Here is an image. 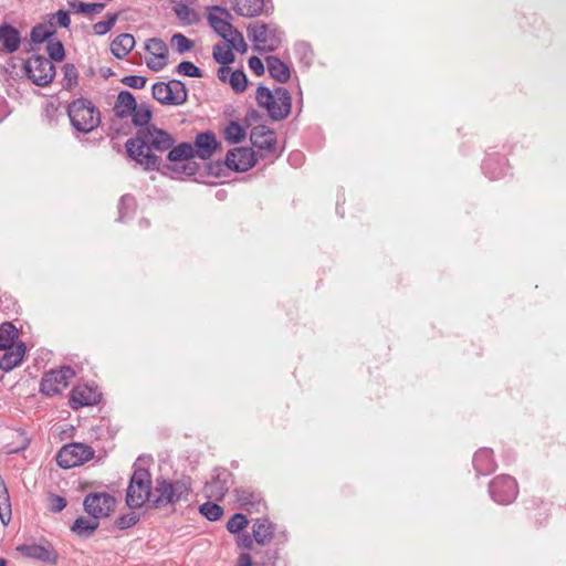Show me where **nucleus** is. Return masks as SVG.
<instances>
[{
    "mask_svg": "<svg viewBox=\"0 0 566 566\" xmlns=\"http://www.w3.org/2000/svg\"><path fill=\"white\" fill-rule=\"evenodd\" d=\"M171 45L180 54L190 51L193 46V42L181 33H176L170 39Z\"/></svg>",
    "mask_w": 566,
    "mask_h": 566,
    "instance_id": "obj_45",
    "label": "nucleus"
},
{
    "mask_svg": "<svg viewBox=\"0 0 566 566\" xmlns=\"http://www.w3.org/2000/svg\"><path fill=\"white\" fill-rule=\"evenodd\" d=\"M250 140L260 150L272 151L276 145L274 130L265 125H258L251 129Z\"/></svg>",
    "mask_w": 566,
    "mask_h": 566,
    "instance_id": "obj_18",
    "label": "nucleus"
},
{
    "mask_svg": "<svg viewBox=\"0 0 566 566\" xmlns=\"http://www.w3.org/2000/svg\"><path fill=\"white\" fill-rule=\"evenodd\" d=\"M192 174H195V168H192V167H191V168L189 169V171L187 172V175H192Z\"/></svg>",
    "mask_w": 566,
    "mask_h": 566,
    "instance_id": "obj_63",
    "label": "nucleus"
},
{
    "mask_svg": "<svg viewBox=\"0 0 566 566\" xmlns=\"http://www.w3.org/2000/svg\"><path fill=\"white\" fill-rule=\"evenodd\" d=\"M53 23L57 24L61 28H69L71 24V18L67 11L59 10L55 13L51 14V19Z\"/></svg>",
    "mask_w": 566,
    "mask_h": 566,
    "instance_id": "obj_53",
    "label": "nucleus"
},
{
    "mask_svg": "<svg viewBox=\"0 0 566 566\" xmlns=\"http://www.w3.org/2000/svg\"><path fill=\"white\" fill-rule=\"evenodd\" d=\"M212 55L214 61L221 65H229L234 61V54L229 45L216 44Z\"/></svg>",
    "mask_w": 566,
    "mask_h": 566,
    "instance_id": "obj_37",
    "label": "nucleus"
},
{
    "mask_svg": "<svg viewBox=\"0 0 566 566\" xmlns=\"http://www.w3.org/2000/svg\"><path fill=\"white\" fill-rule=\"evenodd\" d=\"M25 76L36 86H48L55 76V66L48 57L33 54L23 63Z\"/></svg>",
    "mask_w": 566,
    "mask_h": 566,
    "instance_id": "obj_7",
    "label": "nucleus"
},
{
    "mask_svg": "<svg viewBox=\"0 0 566 566\" xmlns=\"http://www.w3.org/2000/svg\"><path fill=\"white\" fill-rule=\"evenodd\" d=\"M94 451L84 443L73 442L64 446L56 454V462L63 469H71L92 459Z\"/></svg>",
    "mask_w": 566,
    "mask_h": 566,
    "instance_id": "obj_9",
    "label": "nucleus"
},
{
    "mask_svg": "<svg viewBox=\"0 0 566 566\" xmlns=\"http://www.w3.org/2000/svg\"><path fill=\"white\" fill-rule=\"evenodd\" d=\"M145 50L153 56L147 61V66L155 72L161 71L168 63V46L161 39L147 40Z\"/></svg>",
    "mask_w": 566,
    "mask_h": 566,
    "instance_id": "obj_16",
    "label": "nucleus"
},
{
    "mask_svg": "<svg viewBox=\"0 0 566 566\" xmlns=\"http://www.w3.org/2000/svg\"><path fill=\"white\" fill-rule=\"evenodd\" d=\"M489 492L494 502L506 505L516 499L518 486L514 478L502 474L490 482Z\"/></svg>",
    "mask_w": 566,
    "mask_h": 566,
    "instance_id": "obj_11",
    "label": "nucleus"
},
{
    "mask_svg": "<svg viewBox=\"0 0 566 566\" xmlns=\"http://www.w3.org/2000/svg\"><path fill=\"white\" fill-rule=\"evenodd\" d=\"M473 467L478 474L486 475L492 473L495 468L493 451L489 448H481L473 457Z\"/></svg>",
    "mask_w": 566,
    "mask_h": 566,
    "instance_id": "obj_23",
    "label": "nucleus"
},
{
    "mask_svg": "<svg viewBox=\"0 0 566 566\" xmlns=\"http://www.w3.org/2000/svg\"><path fill=\"white\" fill-rule=\"evenodd\" d=\"M66 506V500L57 494L50 493L48 496V510L52 513H60Z\"/></svg>",
    "mask_w": 566,
    "mask_h": 566,
    "instance_id": "obj_51",
    "label": "nucleus"
},
{
    "mask_svg": "<svg viewBox=\"0 0 566 566\" xmlns=\"http://www.w3.org/2000/svg\"><path fill=\"white\" fill-rule=\"evenodd\" d=\"M252 565V558L251 555L248 553L240 554L237 560V566H251Z\"/></svg>",
    "mask_w": 566,
    "mask_h": 566,
    "instance_id": "obj_58",
    "label": "nucleus"
},
{
    "mask_svg": "<svg viewBox=\"0 0 566 566\" xmlns=\"http://www.w3.org/2000/svg\"><path fill=\"white\" fill-rule=\"evenodd\" d=\"M295 50L297 53H302L304 56L312 53L310 45L304 42L297 43Z\"/></svg>",
    "mask_w": 566,
    "mask_h": 566,
    "instance_id": "obj_59",
    "label": "nucleus"
},
{
    "mask_svg": "<svg viewBox=\"0 0 566 566\" xmlns=\"http://www.w3.org/2000/svg\"><path fill=\"white\" fill-rule=\"evenodd\" d=\"M268 72L272 78L279 83H286L291 77L290 67L277 56L268 55L265 57Z\"/></svg>",
    "mask_w": 566,
    "mask_h": 566,
    "instance_id": "obj_25",
    "label": "nucleus"
},
{
    "mask_svg": "<svg viewBox=\"0 0 566 566\" xmlns=\"http://www.w3.org/2000/svg\"><path fill=\"white\" fill-rule=\"evenodd\" d=\"M264 8V0H233V10L247 18L259 15Z\"/></svg>",
    "mask_w": 566,
    "mask_h": 566,
    "instance_id": "obj_29",
    "label": "nucleus"
},
{
    "mask_svg": "<svg viewBox=\"0 0 566 566\" xmlns=\"http://www.w3.org/2000/svg\"><path fill=\"white\" fill-rule=\"evenodd\" d=\"M140 224H142L143 227H148V226H149V221H148V220H146V219L140 220Z\"/></svg>",
    "mask_w": 566,
    "mask_h": 566,
    "instance_id": "obj_61",
    "label": "nucleus"
},
{
    "mask_svg": "<svg viewBox=\"0 0 566 566\" xmlns=\"http://www.w3.org/2000/svg\"><path fill=\"white\" fill-rule=\"evenodd\" d=\"M229 84L235 93H242L247 88L248 77L242 70L232 71Z\"/></svg>",
    "mask_w": 566,
    "mask_h": 566,
    "instance_id": "obj_42",
    "label": "nucleus"
},
{
    "mask_svg": "<svg viewBox=\"0 0 566 566\" xmlns=\"http://www.w3.org/2000/svg\"><path fill=\"white\" fill-rule=\"evenodd\" d=\"M255 99L258 105L264 108L274 122L285 119L291 113L292 97L283 86H277L272 91L264 85H260L255 92Z\"/></svg>",
    "mask_w": 566,
    "mask_h": 566,
    "instance_id": "obj_3",
    "label": "nucleus"
},
{
    "mask_svg": "<svg viewBox=\"0 0 566 566\" xmlns=\"http://www.w3.org/2000/svg\"><path fill=\"white\" fill-rule=\"evenodd\" d=\"M25 344L23 342L17 343L15 346L3 349L4 353L0 357V369L9 373L18 367L25 354Z\"/></svg>",
    "mask_w": 566,
    "mask_h": 566,
    "instance_id": "obj_21",
    "label": "nucleus"
},
{
    "mask_svg": "<svg viewBox=\"0 0 566 566\" xmlns=\"http://www.w3.org/2000/svg\"><path fill=\"white\" fill-rule=\"evenodd\" d=\"M214 10L220 12L221 15L210 13L208 17L209 24L222 39L227 40L237 31L229 21L232 17L228 10L220 7H216Z\"/></svg>",
    "mask_w": 566,
    "mask_h": 566,
    "instance_id": "obj_19",
    "label": "nucleus"
},
{
    "mask_svg": "<svg viewBox=\"0 0 566 566\" xmlns=\"http://www.w3.org/2000/svg\"><path fill=\"white\" fill-rule=\"evenodd\" d=\"M136 104V98L130 92L120 91L113 108L115 116L120 119L129 117V115L135 111Z\"/></svg>",
    "mask_w": 566,
    "mask_h": 566,
    "instance_id": "obj_24",
    "label": "nucleus"
},
{
    "mask_svg": "<svg viewBox=\"0 0 566 566\" xmlns=\"http://www.w3.org/2000/svg\"><path fill=\"white\" fill-rule=\"evenodd\" d=\"M84 511L95 520L108 516L115 507V499L105 492L90 493L83 501Z\"/></svg>",
    "mask_w": 566,
    "mask_h": 566,
    "instance_id": "obj_13",
    "label": "nucleus"
},
{
    "mask_svg": "<svg viewBox=\"0 0 566 566\" xmlns=\"http://www.w3.org/2000/svg\"><path fill=\"white\" fill-rule=\"evenodd\" d=\"M99 399L101 394L95 387L78 385L72 389L69 403L72 409H78L81 407L96 405Z\"/></svg>",
    "mask_w": 566,
    "mask_h": 566,
    "instance_id": "obj_17",
    "label": "nucleus"
},
{
    "mask_svg": "<svg viewBox=\"0 0 566 566\" xmlns=\"http://www.w3.org/2000/svg\"><path fill=\"white\" fill-rule=\"evenodd\" d=\"M168 150L167 158L172 163L184 161L195 157V148L190 143H181Z\"/></svg>",
    "mask_w": 566,
    "mask_h": 566,
    "instance_id": "obj_34",
    "label": "nucleus"
},
{
    "mask_svg": "<svg viewBox=\"0 0 566 566\" xmlns=\"http://www.w3.org/2000/svg\"><path fill=\"white\" fill-rule=\"evenodd\" d=\"M506 161L502 157L489 156L483 161L482 169L486 177L491 180L502 178L506 172Z\"/></svg>",
    "mask_w": 566,
    "mask_h": 566,
    "instance_id": "obj_27",
    "label": "nucleus"
},
{
    "mask_svg": "<svg viewBox=\"0 0 566 566\" xmlns=\"http://www.w3.org/2000/svg\"><path fill=\"white\" fill-rule=\"evenodd\" d=\"M70 6L78 13L92 14L99 13L104 9V3L71 2Z\"/></svg>",
    "mask_w": 566,
    "mask_h": 566,
    "instance_id": "obj_47",
    "label": "nucleus"
},
{
    "mask_svg": "<svg viewBox=\"0 0 566 566\" xmlns=\"http://www.w3.org/2000/svg\"><path fill=\"white\" fill-rule=\"evenodd\" d=\"M46 53L49 60L61 62L65 57V50L62 42L57 39H51L46 43Z\"/></svg>",
    "mask_w": 566,
    "mask_h": 566,
    "instance_id": "obj_40",
    "label": "nucleus"
},
{
    "mask_svg": "<svg viewBox=\"0 0 566 566\" xmlns=\"http://www.w3.org/2000/svg\"><path fill=\"white\" fill-rule=\"evenodd\" d=\"M255 154L251 148H233L226 155V166L234 171L243 172L255 165Z\"/></svg>",
    "mask_w": 566,
    "mask_h": 566,
    "instance_id": "obj_15",
    "label": "nucleus"
},
{
    "mask_svg": "<svg viewBox=\"0 0 566 566\" xmlns=\"http://www.w3.org/2000/svg\"><path fill=\"white\" fill-rule=\"evenodd\" d=\"M74 375V370L67 366L57 370H50L44 374L41 380L40 391L46 396L59 395L69 386Z\"/></svg>",
    "mask_w": 566,
    "mask_h": 566,
    "instance_id": "obj_12",
    "label": "nucleus"
},
{
    "mask_svg": "<svg viewBox=\"0 0 566 566\" xmlns=\"http://www.w3.org/2000/svg\"><path fill=\"white\" fill-rule=\"evenodd\" d=\"M71 125L80 133H90L101 123V113L87 98H77L67 107Z\"/></svg>",
    "mask_w": 566,
    "mask_h": 566,
    "instance_id": "obj_4",
    "label": "nucleus"
},
{
    "mask_svg": "<svg viewBox=\"0 0 566 566\" xmlns=\"http://www.w3.org/2000/svg\"><path fill=\"white\" fill-rule=\"evenodd\" d=\"M249 67L254 72L255 75L261 76L264 74V64L262 60L255 55L249 59Z\"/></svg>",
    "mask_w": 566,
    "mask_h": 566,
    "instance_id": "obj_54",
    "label": "nucleus"
},
{
    "mask_svg": "<svg viewBox=\"0 0 566 566\" xmlns=\"http://www.w3.org/2000/svg\"><path fill=\"white\" fill-rule=\"evenodd\" d=\"M233 484L232 473L227 469H216L212 478L205 485L208 499L221 501Z\"/></svg>",
    "mask_w": 566,
    "mask_h": 566,
    "instance_id": "obj_14",
    "label": "nucleus"
},
{
    "mask_svg": "<svg viewBox=\"0 0 566 566\" xmlns=\"http://www.w3.org/2000/svg\"><path fill=\"white\" fill-rule=\"evenodd\" d=\"M78 72L74 64L66 63L63 66L62 86L64 90H72L77 85Z\"/></svg>",
    "mask_w": 566,
    "mask_h": 566,
    "instance_id": "obj_39",
    "label": "nucleus"
},
{
    "mask_svg": "<svg viewBox=\"0 0 566 566\" xmlns=\"http://www.w3.org/2000/svg\"><path fill=\"white\" fill-rule=\"evenodd\" d=\"M122 83L128 87L140 90L145 87L147 78L142 75H127L122 78Z\"/></svg>",
    "mask_w": 566,
    "mask_h": 566,
    "instance_id": "obj_52",
    "label": "nucleus"
},
{
    "mask_svg": "<svg viewBox=\"0 0 566 566\" xmlns=\"http://www.w3.org/2000/svg\"><path fill=\"white\" fill-rule=\"evenodd\" d=\"M136 208V202L134 197L129 195H125L120 198L118 203V220L125 221L126 217L134 212Z\"/></svg>",
    "mask_w": 566,
    "mask_h": 566,
    "instance_id": "obj_43",
    "label": "nucleus"
},
{
    "mask_svg": "<svg viewBox=\"0 0 566 566\" xmlns=\"http://www.w3.org/2000/svg\"><path fill=\"white\" fill-rule=\"evenodd\" d=\"M248 38L259 52H273L282 43L283 32L272 23H251L247 28Z\"/></svg>",
    "mask_w": 566,
    "mask_h": 566,
    "instance_id": "obj_6",
    "label": "nucleus"
},
{
    "mask_svg": "<svg viewBox=\"0 0 566 566\" xmlns=\"http://www.w3.org/2000/svg\"><path fill=\"white\" fill-rule=\"evenodd\" d=\"M174 11L178 19L186 24H193L199 19L197 12L185 3H176L174 6Z\"/></svg>",
    "mask_w": 566,
    "mask_h": 566,
    "instance_id": "obj_36",
    "label": "nucleus"
},
{
    "mask_svg": "<svg viewBox=\"0 0 566 566\" xmlns=\"http://www.w3.org/2000/svg\"><path fill=\"white\" fill-rule=\"evenodd\" d=\"M175 140L170 134L156 126L138 128L134 138L127 139L125 147L128 156L146 170H158L161 159L153 153L170 149Z\"/></svg>",
    "mask_w": 566,
    "mask_h": 566,
    "instance_id": "obj_1",
    "label": "nucleus"
},
{
    "mask_svg": "<svg viewBox=\"0 0 566 566\" xmlns=\"http://www.w3.org/2000/svg\"><path fill=\"white\" fill-rule=\"evenodd\" d=\"M55 34V24L52 21L39 23L31 29L30 40L32 43L40 44L49 41Z\"/></svg>",
    "mask_w": 566,
    "mask_h": 566,
    "instance_id": "obj_31",
    "label": "nucleus"
},
{
    "mask_svg": "<svg viewBox=\"0 0 566 566\" xmlns=\"http://www.w3.org/2000/svg\"><path fill=\"white\" fill-rule=\"evenodd\" d=\"M153 496L151 476L148 470L136 468L126 490V504L130 509H139Z\"/></svg>",
    "mask_w": 566,
    "mask_h": 566,
    "instance_id": "obj_5",
    "label": "nucleus"
},
{
    "mask_svg": "<svg viewBox=\"0 0 566 566\" xmlns=\"http://www.w3.org/2000/svg\"><path fill=\"white\" fill-rule=\"evenodd\" d=\"M17 552L27 558L39 560L49 565H56L59 554L48 539H40L39 543H24L17 546Z\"/></svg>",
    "mask_w": 566,
    "mask_h": 566,
    "instance_id": "obj_10",
    "label": "nucleus"
},
{
    "mask_svg": "<svg viewBox=\"0 0 566 566\" xmlns=\"http://www.w3.org/2000/svg\"><path fill=\"white\" fill-rule=\"evenodd\" d=\"M200 513L209 521H218L223 515V509L212 502H206L199 507Z\"/></svg>",
    "mask_w": 566,
    "mask_h": 566,
    "instance_id": "obj_41",
    "label": "nucleus"
},
{
    "mask_svg": "<svg viewBox=\"0 0 566 566\" xmlns=\"http://www.w3.org/2000/svg\"><path fill=\"white\" fill-rule=\"evenodd\" d=\"M21 44V34L17 28L9 23L0 25V50L4 53L18 51Z\"/></svg>",
    "mask_w": 566,
    "mask_h": 566,
    "instance_id": "obj_20",
    "label": "nucleus"
},
{
    "mask_svg": "<svg viewBox=\"0 0 566 566\" xmlns=\"http://www.w3.org/2000/svg\"><path fill=\"white\" fill-rule=\"evenodd\" d=\"M138 521H139V515L134 512H130V513L124 514V515L119 516L118 518H116L115 525L119 530H127V528L136 525Z\"/></svg>",
    "mask_w": 566,
    "mask_h": 566,
    "instance_id": "obj_50",
    "label": "nucleus"
},
{
    "mask_svg": "<svg viewBox=\"0 0 566 566\" xmlns=\"http://www.w3.org/2000/svg\"><path fill=\"white\" fill-rule=\"evenodd\" d=\"M195 156L202 160L209 159L214 153L218 142L216 136L211 132L200 133L196 136L195 143Z\"/></svg>",
    "mask_w": 566,
    "mask_h": 566,
    "instance_id": "obj_22",
    "label": "nucleus"
},
{
    "mask_svg": "<svg viewBox=\"0 0 566 566\" xmlns=\"http://www.w3.org/2000/svg\"><path fill=\"white\" fill-rule=\"evenodd\" d=\"M248 523L249 521L244 514L235 513L228 521L227 530L232 534H240V532L247 527Z\"/></svg>",
    "mask_w": 566,
    "mask_h": 566,
    "instance_id": "obj_44",
    "label": "nucleus"
},
{
    "mask_svg": "<svg viewBox=\"0 0 566 566\" xmlns=\"http://www.w3.org/2000/svg\"><path fill=\"white\" fill-rule=\"evenodd\" d=\"M99 523L98 520L92 518L87 520L85 517H77L72 527L71 531L74 532L76 535L82 537H90L94 531L98 527Z\"/></svg>",
    "mask_w": 566,
    "mask_h": 566,
    "instance_id": "obj_33",
    "label": "nucleus"
},
{
    "mask_svg": "<svg viewBox=\"0 0 566 566\" xmlns=\"http://www.w3.org/2000/svg\"><path fill=\"white\" fill-rule=\"evenodd\" d=\"M18 333L12 323H2L0 325V350L15 346L14 340L18 338Z\"/></svg>",
    "mask_w": 566,
    "mask_h": 566,
    "instance_id": "obj_35",
    "label": "nucleus"
},
{
    "mask_svg": "<svg viewBox=\"0 0 566 566\" xmlns=\"http://www.w3.org/2000/svg\"><path fill=\"white\" fill-rule=\"evenodd\" d=\"M192 491L189 478L179 480L156 479L150 505L155 509L175 506L177 503L187 502Z\"/></svg>",
    "mask_w": 566,
    "mask_h": 566,
    "instance_id": "obj_2",
    "label": "nucleus"
},
{
    "mask_svg": "<svg viewBox=\"0 0 566 566\" xmlns=\"http://www.w3.org/2000/svg\"><path fill=\"white\" fill-rule=\"evenodd\" d=\"M245 136L244 128L238 122H230L224 128V138L231 144L240 143Z\"/></svg>",
    "mask_w": 566,
    "mask_h": 566,
    "instance_id": "obj_38",
    "label": "nucleus"
},
{
    "mask_svg": "<svg viewBox=\"0 0 566 566\" xmlns=\"http://www.w3.org/2000/svg\"><path fill=\"white\" fill-rule=\"evenodd\" d=\"M252 534L258 545L269 544L274 535V525L268 518H258L252 526Z\"/></svg>",
    "mask_w": 566,
    "mask_h": 566,
    "instance_id": "obj_26",
    "label": "nucleus"
},
{
    "mask_svg": "<svg viewBox=\"0 0 566 566\" xmlns=\"http://www.w3.org/2000/svg\"><path fill=\"white\" fill-rule=\"evenodd\" d=\"M227 41H228L231 50L233 49L240 53H245L248 50V45L244 41V38H243L242 33L238 30L235 32H233V34L231 36H229L227 39Z\"/></svg>",
    "mask_w": 566,
    "mask_h": 566,
    "instance_id": "obj_49",
    "label": "nucleus"
},
{
    "mask_svg": "<svg viewBox=\"0 0 566 566\" xmlns=\"http://www.w3.org/2000/svg\"><path fill=\"white\" fill-rule=\"evenodd\" d=\"M237 541H238L239 547H241L243 549H252L253 542H255L254 538H253V534L250 535L248 533L240 534L238 536Z\"/></svg>",
    "mask_w": 566,
    "mask_h": 566,
    "instance_id": "obj_55",
    "label": "nucleus"
},
{
    "mask_svg": "<svg viewBox=\"0 0 566 566\" xmlns=\"http://www.w3.org/2000/svg\"><path fill=\"white\" fill-rule=\"evenodd\" d=\"M0 566H7V560L3 557H0Z\"/></svg>",
    "mask_w": 566,
    "mask_h": 566,
    "instance_id": "obj_62",
    "label": "nucleus"
},
{
    "mask_svg": "<svg viewBox=\"0 0 566 566\" xmlns=\"http://www.w3.org/2000/svg\"><path fill=\"white\" fill-rule=\"evenodd\" d=\"M153 97L161 105H184L188 101V90L179 80L157 82L151 87Z\"/></svg>",
    "mask_w": 566,
    "mask_h": 566,
    "instance_id": "obj_8",
    "label": "nucleus"
},
{
    "mask_svg": "<svg viewBox=\"0 0 566 566\" xmlns=\"http://www.w3.org/2000/svg\"><path fill=\"white\" fill-rule=\"evenodd\" d=\"M231 73H232V71L228 65H222L218 70V78L222 82H226L230 77Z\"/></svg>",
    "mask_w": 566,
    "mask_h": 566,
    "instance_id": "obj_57",
    "label": "nucleus"
},
{
    "mask_svg": "<svg viewBox=\"0 0 566 566\" xmlns=\"http://www.w3.org/2000/svg\"><path fill=\"white\" fill-rule=\"evenodd\" d=\"M245 119L248 122H254V123H258L262 119V115L259 111L254 109V108H250L248 112H247V115H245Z\"/></svg>",
    "mask_w": 566,
    "mask_h": 566,
    "instance_id": "obj_56",
    "label": "nucleus"
},
{
    "mask_svg": "<svg viewBox=\"0 0 566 566\" xmlns=\"http://www.w3.org/2000/svg\"><path fill=\"white\" fill-rule=\"evenodd\" d=\"M177 73L189 77H202V71L190 61H182L176 67Z\"/></svg>",
    "mask_w": 566,
    "mask_h": 566,
    "instance_id": "obj_46",
    "label": "nucleus"
},
{
    "mask_svg": "<svg viewBox=\"0 0 566 566\" xmlns=\"http://www.w3.org/2000/svg\"><path fill=\"white\" fill-rule=\"evenodd\" d=\"M132 123L138 128L151 127L149 122L153 117L151 108L146 103L136 104L135 111L129 115Z\"/></svg>",
    "mask_w": 566,
    "mask_h": 566,
    "instance_id": "obj_32",
    "label": "nucleus"
},
{
    "mask_svg": "<svg viewBox=\"0 0 566 566\" xmlns=\"http://www.w3.org/2000/svg\"><path fill=\"white\" fill-rule=\"evenodd\" d=\"M235 497L242 509L248 512L259 511L261 504L260 493H255L249 489H235Z\"/></svg>",
    "mask_w": 566,
    "mask_h": 566,
    "instance_id": "obj_28",
    "label": "nucleus"
},
{
    "mask_svg": "<svg viewBox=\"0 0 566 566\" xmlns=\"http://www.w3.org/2000/svg\"><path fill=\"white\" fill-rule=\"evenodd\" d=\"M302 159H303V155H302V153H301V151H294V153H292V154L290 155V160H291L293 164H295V165L300 164V163L302 161Z\"/></svg>",
    "mask_w": 566,
    "mask_h": 566,
    "instance_id": "obj_60",
    "label": "nucleus"
},
{
    "mask_svg": "<svg viewBox=\"0 0 566 566\" xmlns=\"http://www.w3.org/2000/svg\"><path fill=\"white\" fill-rule=\"evenodd\" d=\"M117 21V14L112 13L107 15L106 20L98 21L93 25V31L97 35H104L115 25Z\"/></svg>",
    "mask_w": 566,
    "mask_h": 566,
    "instance_id": "obj_48",
    "label": "nucleus"
},
{
    "mask_svg": "<svg viewBox=\"0 0 566 566\" xmlns=\"http://www.w3.org/2000/svg\"><path fill=\"white\" fill-rule=\"evenodd\" d=\"M135 39L129 33L117 35L111 43V51L117 59H123L133 50Z\"/></svg>",
    "mask_w": 566,
    "mask_h": 566,
    "instance_id": "obj_30",
    "label": "nucleus"
}]
</instances>
